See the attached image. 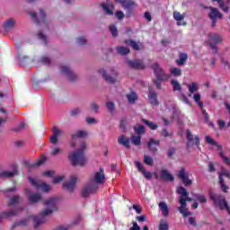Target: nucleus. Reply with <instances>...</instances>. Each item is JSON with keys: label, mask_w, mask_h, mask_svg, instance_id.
<instances>
[{"label": "nucleus", "mask_w": 230, "mask_h": 230, "mask_svg": "<svg viewBox=\"0 0 230 230\" xmlns=\"http://www.w3.org/2000/svg\"><path fill=\"white\" fill-rule=\"evenodd\" d=\"M168 228H169L168 223H166V222L160 223L159 230H168Z\"/></svg>", "instance_id": "nucleus-60"}, {"label": "nucleus", "mask_w": 230, "mask_h": 230, "mask_svg": "<svg viewBox=\"0 0 230 230\" xmlns=\"http://www.w3.org/2000/svg\"><path fill=\"white\" fill-rule=\"evenodd\" d=\"M127 65L130 69H136L137 71L143 70L146 67L143 59L128 60Z\"/></svg>", "instance_id": "nucleus-9"}, {"label": "nucleus", "mask_w": 230, "mask_h": 230, "mask_svg": "<svg viewBox=\"0 0 230 230\" xmlns=\"http://www.w3.org/2000/svg\"><path fill=\"white\" fill-rule=\"evenodd\" d=\"M72 139H82L87 137V132L84 130H78L76 133L72 134Z\"/></svg>", "instance_id": "nucleus-29"}, {"label": "nucleus", "mask_w": 230, "mask_h": 230, "mask_svg": "<svg viewBox=\"0 0 230 230\" xmlns=\"http://www.w3.org/2000/svg\"><path fill=\"white\" fill-rule=\"evenodd\" d=\"M4 26L5 30H10L11 28H13V26H15V21L9 19L4 22Z\"/></svg>", "instance_id": "nucleus-46"}, {"label": "nucleus", "mask_w": 230, "mask_h": 230, "mask_svg": "<svg viewBox=\"0 0 230 230\" xmlns=\"http://www.w3.org/2000/svg\"><path fill=\"white\" fill-rule=\"evenodd\" d=\"M80 112H81L80 108H75V109L71 110L70 116H72V118H75V116H78V114H80Z\"/></svg>", "instance_id": "nucleus-54"}, {"label": "nucleus", "mask_w": 230, "mask_h": 230, "mask_svg": "<svg viewBox=\"0 0 230 230\" xmlns=\"http://www.w3.org/2000/svg\"><path fill=\"white\" fill-rule=\"evenodd\" d=\"M19 211L17 210H11V211H6L2 213V218H6L8 217H15Z\"/></svg>", "instance_id": "nucleus-45"}, {"label": "nucleus", "mask_w": 230, "mask_h": 230, "mask_svg": "<svg viewBox=\"0 0 230 230\" xmlns=\"http://www.w3.org/2000/svg\"><path fill=\"white\" fill-rule=\"evenodd\" d=\"M218 179H219V184L222 191L224 193H227L229 187L226 184V181H224V178H222V174L218 175Z\"/></svg>", "instance_id": "nucleus-31"}, {"label": "nucleus", "mask_w": 230, "mask_h": 230, "mask_svg": "<svg viewBox=\"0 0 230 230\" xmlns=\"http://www.w3.org/2000/svg\"><path fill=\"white\" fill-rule=\"evenodd\" d=\"M57 198H50L44 201V206H46L47 208H45L39 216H30L28 219L31 218L34 222V229H37L39 226L44 224L46 222V217L49 215H51L54 211H57Z\"/></svg>", "instance_id": "nucleus-1"}, {"label": "nucleus", "mask_w": 230, "mask_h": 230, "mask_svg": "<svg viewBox=\"0 0 230 230\" xmlns=\"http://www.w3.org/2000/svg\"><path fill=\"white\" fill-rule=\"evenodd\" d=\"M130 230H141V227L139 225H137V223L133 222V226L130 228Z\"/></svg>", "instance_id": "nucleus-64"}, {"label": "nucleus", "mask_w": 230, "mask_h": 230, "mask_svg": "<svg viewBox=\"0 0 230 230\" xmlns=\"http://www.w3.org/2000/svg\"><path fill=\"white\" fill-rule=\"evenodd\" d=\"M201 112L203 114L205 122H207L208 124V127H211V128H215V123H213V121L209 120V115H208V111H206V110L202 109Z\"/></svg>", "instance_id": "nucleus-30"}, {"label": "nucleus", "mask_w": 230, "mask_h": 230, "mask_svg": "<svg viewBox=\"0 0 230 230\" xmlns=\"http://www.w3.org/2000/svg\"><path fill=\"white\" fill-rule=\"evenodd\" d=\"M119 145H123L126 148H130V139L126 138L125 135L120 136L118 138Z\"/></svg>", "instance_id": "nucleus-26"}, {"label": "nucleus", "mask_w": 230, "mask_h": 230, "mask_svg": "<svg viewBox=\"0 0 230 230\" xmlns=\"http://www.w3.org/2000/svg\"><path fill=\"white\" fill-rule=\"evenodd\" d=\"M205 141L206 143H208V145H211L212 146H217V150H219V152H222V146L219 145L218 142L215 141V139H213L210 136H206L205 137Z\"/></svg>", "instance_id": "nucleus-23"}, {"label": "nucleus", "mask_w": 230, "mask_h": 230, "mask_svg": "<svg viewBox=\"0 0 230 230\" xmlns=\"http://www.w3.org/2000/svg\"><path fill=\"white\" fill-rule=\"evenodd\" d=\"M100 73H102V77L108 82V84L116 83V78L114 76H118V73L114 69H111V75H107V71L105 69L100 70Z\"/></svg>", "instance_id": "nucleus-15"}, {"label": "nucleus", "mask_w": 230, "mask_h": 230, "mask_svg": "<svg viewBox=\"0 0 230 230\" xmlns=\"http://www.w3.org/2000/svg\"><path fill=\"white\" fill-rule=\"evenodd\" d=\"M110 31H111L112 37H114V38L118 37V28L116 27V25H111Z\"/></svg>", "instance_id": "nucleus-49"}, {"label": "nucleus", "mask_w": 230, "mask_h": 230, "mask_svg": "<svg viewBox=\"0 0 230 230\" xmlns=\"http://www.w3.org/2000/svg\"><path fill=\"white\" fill-rule=\"evenodd\" d=\"M68 159L72 166L84 167L85 164H87V156H85V153L82 150H75V152L69 154Z\"/></svg>", "instance_id": "nucleus-3"}, {"label": "nucleus", "mask_w": 230, "mask_h": 230, "mask_svg": "<svg viewBox=\"0 0 230 230\" xmlns=\"http://www.w3.org/2000/svg\"><path fill=\"white\" fill-rule=\"evenodd\" d=\"M135 132H137V136H143V134L146 133V128L143 125H138L137 127L133 128Z\"/></svg>", "instance_id": "nucleus-37"}, {"label": "nucleus", "mask_w": 230, "mask_h": 230, "mask_svg": "<svg viewBox=\"0 0 230 230\" xmlns=\"http://www.w3.org/2000/svg\"><path fill=\"white\" fill-rule=\"evenodd\" d=\"M29 204H37L42 200V196L39 193H32L28 198Z\"/></svg>", "instance_id": "nucleus-22"}, {"label": "nucleus", "mask_w": 230, "mask_h": 230, "mask_svg": "<svg viewBox=\"0 0 230 230\" xmlns=\"http://www.w3.org/2000/svg\"><path fill=\"white\" fill-rule=\"evenodd\" d=\"M127 98L129 103L134 104L137 100V94H136V92H132L131 93L127 95Z\"/></svg>", "instance_id": "nucleus-42"}, {"label": "nucleus", "mask_w": 230, "mask_h": 230, "mask_svg": "<svg viewBox=\"0 0 230 230\" xmlns=\"http://www.w3.org/2000/svg\"><path fill=\"white\" fill-rule=\"evenodd\" d=\"M142 175H144V177L147 179V181H150V179H152L153 177V173L150 172H146V169L142 172Z\"/></svg>", "instance_id": "nucleus-57"}, {"label": "nucleus", "mask_w": 230, "mask_h": 230, "mask_svg": "<svg viewBox=\"0 0 230 230\" xmlns=\"http://www.w3.org/2000/svg\"><path fill=\"white\" fill-rule=\"evenodd\" d=\"M19 60H20L21 66H24V63L28 60V57L27 56L20 57Z\"/></svg>", "instance_id": "nucleus-63"}, {"label": "nucleus", "mask_w": 230, "mask_h": 230, "mask_svg": "<svg viewBox=\"0 0 230 230\" xmlns=\"http://www.w3.org/2000/svg\"><path fill=\"white\" fill-rule=\"evenodd\" d=\"M99 170L100 172H95L93 181H92L93 184H97L98 186L105 183V181H107V178H105V173L103 172V167H100Z\"/></svg>", "instance_id": "nucleus-11"}, {"label": "nucleus", "mask_w": 230, "mask_h": 230, "mask_svg": "<svg viewBox=\"0 0 230 230\" xmlns=\"http://www.w3.org/2000/svg\"><path fill=\"white\" fill-rule=\"evenodd\" d=\"M171 74L174 76H181V75H182V70L179 67H174L171 69Z\"/></svg>", "instance_id": "nucleus-47"}, {"label": "nucleus", "mask_w": 230, "mask_h": 230, "mask_svg": "<svg viewBox=\"0 0 230 230\" xmlns=\"http://www.w3.org/2000/svg\"><path fill=\"white\" fill-rule=\"evenodd\" d=\"M29 182H31V184L34 186L36 190H42L45 193H48V191L50 190L49 185L33 178H29Z\"/></svg>", "instance_id": "nucleus-10"}, {"label": "nucleus", "mask_w": 230, "mask_h": 230, "mask_svg": "<svg viewBox=\"0 0 230 230\" xmlns=\"http://www.w3.org/2000/svg\"><path fill=\"white\" fill-rule=\"evenodd\" d=\"M160 179L162 181H166L167 182H173L175 177L166 169H161Z\"/></svg>", "instance_id": "nucleus-16"}, {"label": "nucleus", "mask_w": 230, "mask_h": 230, "mask_svg": "<svg viewBox=\"0 0 230 230\" xmlns=\"http://www.w3.org/2000/svg\"><path fill=\"white\" fill-rule=\"evenodd\" d=\"M208 39L212 42V44H220L223 42L222 36L217 33H210L208 34Z\"/></svg>", "instance_id": "nucleus-21"}, {"label": "nucleus", "mask_w": 230, "mask_h": 230, "mask_svg": "<svg viewBox=\"0 0 230 230\" xmlns=\"http://www.w3.org/2000/svg\"><path fill=\"white\" fill-rule=\"evenodd\" d=\"M58 154H62V149H60V147H54L51 151H50V155H58Z\"/></svg>", "instance_id": "nucleus-51"}, {"label": "nucleus", "mask_w": 230, "mask_h": 230, "mask_svg": "<svg viewBox=\"0 0 230 230\" xmlns=\"http://www.w3.org/2000/svg\"><path fill=\"white\" fill-rule=\"evenodd\" d=\"M180 100H181L183 103H187L188 105H190V99H188V97L184 93L181 94Z\"/></svg>", "instance_id": "nucleus-59"}, {"label": "nucleus", "mask_w": 230, "mask_h": 230, "mask_svg": "<svg viewBox=\"0 0 230 230\" xmlns=\"http://www.w3.org/2000/svg\"><path fill=\"white\" fill-rule=\"evenodd\" d=\"M115 3L121 4L123 10L126 11L127 17H130L132 15L134 6H137V4L132 0H115Z\"/></svg>", "instance_id": "nucleus-4"}, {"label": "nucleus", "mask_w": 230, "mask_h": 230, "mask_svg": "<svg viewBox=\"0 0 230 230\" xmlns=\"http://www.w3.org/2000/svg\"><path fill=\"white\" fill-rule=\"evenodd\" d=\"M135 166L137 168L138 172H141V173L146 170L145 169V166H143V164H141L139 161L135 162Z\"/></svg>", "instance_id": "nucleus-50"}, {"label": "nucleus", "mask_w": 230, "mask_h": 230, "mask_svg": "<svg viewBox=\"0 0 230 230\" xmlns=\"http://www.w3.org/2000/svg\"><path fill=\"white\" fill-rule=\"evenodd\" d=\"M161 82H166V80H160V79L154 80V84L155 85H156V89L158 90H161L162 88Z\"/></svg>", "instance_id": "nucleus-58"}, {"label": "nucleus", "mask_w": 230, "mask_h": 230, "mask_svg": "<svg viewBox=\"0 0 230 230\" xmlns=\"http://www.w3.org/2000/svg\"><path fill=\"white\" fill-rule=\"evenodd\" d=\"M92 111H94L96 114H98L100 111V106H98V104H96L95 102L92 103Z\"/></svg>", "instance_id": "nucleus-62"}, {"label": "nucleus", "mask_w": 230, "mask_h": 230, "mask_svg": "<svg viewBox=\"0 0 230 230\" xmlns=\"http://www.w3.org/2000/svg\"><path fill=\"white\" fill-rule=\"evenodd\" d=\"M21 202V197L19 196H13L7 201V206H17Z\"/></svg>", "instance_id": "nucleus-32"}, {"label": "nucleus", "mask_w": 230, "mask_h": 230, "mask_svg": "<svg viewBox=\"0 0 230 230\" xmlns=\"http://www.w3.org/2000/svg\"><path fill=\"white\" fill-rule=\"evenodd\" d=\"M41 62V64H46L48 66H49V64H51V59L49 57H42L40 60Z\"/></svg>", "instance_id": "nucleus-55"}, {"label": "nucleus", "mask_w": 230, "mask_h": 230, "mask_svg": "<svg viewBox=\"0 0 230 230\" xmlns=\"http://www.w3.org/2000/svg\"><path fill=\"white\" fill-rule=\"evenodd\" d=\"M131 143L135 146H139V145H141V136L140 135L131 136Z\"/></svg>", "instance_id": "nucleus-38"}, {"label": "nucleus", "mask_w": 230, "mask_h": 230, "mask_svg": "<svg viewBox=\"0 0 230 230\" xmlns=\"http://www.w3.org/2000/svg\"><path fill=\"white\" fill-rule=\"evenodd\" d=\"M76 182H78V178L75 176H70V180L68 181H65L63 183V188L69 193H73L75 191V186H76Z\"/></svg>", "instance_id": "nucleus-13"}, {"label": "nucleus", "mask_w": 230, "mask_h": 230, "mask_svg": "<svg viewBox=\"0 0 230 230\" xmlns=\"http://www.w3.org/2000/svg\"><path fill=\"white\" fill-rule=\"evenodd\" d=\"M187 87L189 89V93H190V94H193V93H197V91H199V84L192 82L190 84H187Z\"/></svg>", "instance_id": "nucleus-34"}, {"label": "nucleus", "mask_w": 230, "mask_h": 230, "mask_svg": "<svg viewBox=\"0 0 230 230\" xmlns=\"http://www.w3.org/2000/svg\"><path fill=\"white\" fill-rule=\"evenodd\" d=\"M159 209L162 211L163 217H168L170 215V208H168V205L166 202L162 201L158 204Z\"/></svg>", "instance_id": "nucleus-24"}, {"label": "nucleus", "mask_w": 230, "mask_h": 230, "mask_svg": "<svg viewBox=\"0 0 230 230\" xmlns=\"http://www.w3.org/2000/svg\"><path fill=\"white\" fill-rule=\"evenodd\" d=\"M115 17H117V19H119V21H121V19H123L125 17V13H123V11H117L115 13Z\"/></svg>", "instance_id": "nucleus-56"}, {"label": "nucleus", "mask_w": 230, "mask_h": 230, "mask_svg": "<svg viewBox=\"0 0 230 230\" xmlns=\"http://www.w3.org/2000/svg\"><path fill=\"white\" fill-rule=\"evenodd\" d=\"M161 146V140H155V138H150L146 144L147 148L153 154H155V152H157V146Z\"/></svg>", "instance_id": "nucleus-17"}, {"label": "nucleus", "mask_w": 230, "mask_h": 230, "mask_svg": "<svg viewBox=\"0 0 230 230\" xmlns=\"http://www.w3.org/2000/svg\"><path fill=\"white\" fill-rule=\"evenodd\" d=\"M161 136H163L164 137H170V136H172V134H170V132H168V129L164 128L161 132Z\"/></svg>", "instance_id": "nucleus-61"}, {"label": "nucleus", "mask_w": 230, "mask_h": 230, "mask_svg": "<svg viewBox=\"0 0 230 230\" xmlns=\"http://www.w3.org/2000/svg\"><path fill=\"white\" fill-rule=\"evenodd\" d=\"M171 84L172 85V91H178L179 93L182 91V86H181L179 81L172 79Z\"/></svg>", "instance_id": "nucleus-36"}, {"label": "nucleus", "mask_w": 230, "mask_h": 230, "mask_svg": "<svg viewBox=\"0 0 230 230\" xmlns=\"http://www.w3.org/2000/svg\"><path fill=\"white\" fill-rule=\"evenodd\" d=\"M148 100L151 103V105L156 107L159 105V101L157 100V93H155L152 88H149V93H148Z\"/></svg>", "instance_id": "nucleus-18"}, {"label": "nucleus", "mask_w": 230, "mask_h": 230, "mask_svg": "<svg viewBox=\"0 0 230 230\" xmlns=\"http://www.w3.org/2000/svg\"><path fill=\"white\" fill-rule=\"evenodd\" d=\"M76 42L80 46H84V44H87V40L84 36H81L76 39Z\"/></svg>", "instance_id": "nucleus-52"}, {"label": "nucleus", "mask_w": 230, "mask_h": 230, "mask_svg": "<svg viewBox=\"0 0 230 230\" xmlns=\"http://www.w3.org/2000/svg\"><path fill=\"white\" fill-rule=\"evenodd\" d=\"M101 6L107 15H114V11L111 9L113 8L114 5L111 4V1L107 0L106 3H102Z\"/></svg>", "instance_id": "nucleus-19"}, {"label": "nucleus", "mask_w": 230, "mask_h": 230, "mask_svg": "<svg viewBox=\"0 0 230 230\" xmlns=\"http://www.w3.org/2000/svg\"><path fill=\"white\" fill-rule=\"evenodd\" d=\"M213 3H217L219 5V8H221V10H223V12H225V13H227L229 12V7L228 6H225L224 4V0H212Z\"/></svg>", "instance_id": "nucleus-40"}, {"label": "nucleus", "mask_w": 230, "mask_h": 230, "mask_svg": "<svg viewBox=\"0 0 230 230\" xmlns=\"http://www.w3.org/2000/svg\"><path fill=\"white\" fill-rule=\"evenodd\" d=\"M142 123H145V125H146L150 130H157L159 128L156 123L147 120L146 119H142Z\"/></svg>", "instance_id": "nucleus-28"}, {"label": "nucleus", "mask_w": 230, "mask_h": 230, "mask_svg": "<svg viewBox=\"0 0 230 230\" xmlns=\"http://www.w3.org/2000/svg\"><path fill=\"white\" fill-rule=\"evenodd\" d=\"M44 163H46V158H41L36 163L27 164V166H29V168H39V166H41Z\"/></svg>", "instance_id": "nucleus-35"}, {"label": "nucleus", "mask_w": 230, "mask_h": 230, "mask_svg": "<svg viewBox=\"0 0 230 230\" xmlns=\"http://www.w3.org/2000/svg\"><path fill=\"white\" fill-rule=\"evenodd\" d=\"M17 175V171H2L0 172V179H13Z\"/></svg>", "instance_id": "nucleus-25"}, {"label": "nucleus", "mask_w": 230, "mask_h": 230, "mask_svg": "<svg viewBox=\"0 0 230 230\" xmlns=\"http://www.w3.org/2000/svg\"><path fill=\"white\" fill-rule=\"evenodd\" d=\"M100 190V185L97 183L90 182V184L86 185L82 190V197L87 198L89 195H93V193H96Z\"/></svg>", "instance_id": "nucleus-6"}, {"label": "nucleus", "mask_w": 230, "mask_h": 230, "mask_svg": "<svg viewBox=\"0 0 230 230\" xmlns=\"http://www.w3.org/2000/svg\"><path fill=\"white\" fill-rule=\"evenodd\" d=\"M193 197L196 200H199L201 204H206L208 202V199H206V196L194 193Z\"/></svg>", "instance_id": "nucleus-41"}, {"label": "nucleus", "mask_w": 230, "mask_h": 230, "mask_svg": "<svg viewBox=\"0 0 230 230\" xmlns=\"http://www.w3.org/2000/svg\"><path fill=\"white\" fill-rule=\"evenodd\" d=\"M188 60V54L186 53H180L179 59H176V64L178 66H182L184 64H186V61Z\"/></svg>", "instance_id": "nucleus-27"}, {"label": "nucleus", "mask_w": 230, "mask_h": 230, "mask_svg": "<svg viewBox=\"0 0 230 230\" xmlns=\"http://www.w3.org/2000/svg\"><path fill=\"white\" fill-rule=\"evenodd\" d=\"M106 107L111 114L114 112V109H115L114 102H106Z\"/></svg>", "instance_id": "nucleus-53"}, {"label": "nucleus", "mask_w": 230, "mask_h": 230, "mask_svg": "<svg viewBox=\"0 0 230 230\" xmlns=\"http://www.w3.org/2000/svg\"><path fill=\"white\" fill-rule=\"evenodd\" d=\"M152 69L156 76V80H168L170 78L168 75L164 74V71L157 63L152 66Z\"/></svg>", "instance_id": "nucleus-8"}, {"label": "nucleus", "mask_w": 230, "mask_h": 230, "mask_svg": "<svg viewBox=\"0 0 230 230\" xmlns=\"http://www.w3.org/2000/svg\"><path fill=\"white\" fill-rule=\"evenodd\" d=\"M176 193H178V195H180V207H179V212L184 217H190V215H191V212L188 211V208H186V206H188V204H186V202H193V200H195V199L193 198H189L190 192H188V190L180 186L177 188L176 190Z\"/></svg>", "instance_id": "nucleus-2"}, {"label": "nucleus", "mask_w": 230, "mask_h": 230, "mask_svg": "<svg viewBox=\"0 0 230 230\" xmlns=\"http://www.w3.org/2000/svg\"><path fill=\"white\" fill-rule=\"evenodd\" d=\"M144 163L147 166H154V158H152V156L146 155H144Z\"/></svg>", "instance_id": "nucleus-44"}, {"label": "nucleus", "mask_w": 230, "mask_h": 230, "mask_svg": "<svg viewBox=\"0 0 230 230\" xmlns=\"http://www.w3.org/2000/svg\"><path fill=\"white\" fill-rule=\"evenodd\" d=\"M117 52L119 55L125 57V55H128V53H130V49L126 47H117Z\"/></svg>", "instance_id": "nucleus-39"}, {"label": "nucleus", "mask_w": 230, "mask_h": 230, "mask_svg": "<svg viewBox=\"0 0 230 230\" xmlns=\"http://www.w3.org/2000/svg\"><path fill=\"white\" fill-rule=\"evenodd\" d=\"M210 13H208L209 19H222V13L217 7H209Z\"/></svg>", "instance_id": "nucleus-20"}, {"label": "nucleus", "mask_w": 230, "mask_h": 230, "mask_svg": "<svg viewBox=\"0 0 230 230\" xmlns=\"http://www.w3.org/2000/svg\"><path fill=\"white\" fill-rule=\"evenodd\" d=\"M173 19L175 21H184V15L181 14V13H179V12H174L173 13Z\"/></svg>", "instance_id": "nucleus-48"}, {"label": "nucleus", "mask_w": 230, "mask_h": 230, "mask_svg": "<svg viewBox=\"0 0 230 230\" xmlns=\"http://www.w3.org/2000/svg\"><path fill=\"white\" fill-rule=\"evenodd\" d=\"M27 226H28V219H22L19 222L13 223L11 228L15 229V227H26Z\"/></svg>", "instance_id": "nucleus-33"}, {"label": "nucleus", "mask_w": 230, "mask_h": 230, "mask_svg": "<svg viewBox=\"0 0 230 230\" xmlns=\"http://www.w3.org/2000/svg\"><path fill=\"white\" fill-rule=\"evenodd\" d=\"M29 15L36 24H46V14L42 9H40L39 17H37V13H29Z\"/></svg>", "instance_id": "nucleus-12"}, {"label": "nucleus", "mask_w": 230, "mask_h": 230, "mask_svg": "<svg viewBox=\"0 0 230 230\" xmlns=\"http://www.w3.org/2000/svg\"><path fill=\"white\" fill-rule=\"evenodd\" d=\"M61 73L63 75H66L68 80H70V82H76V80H78V75H76V74L73 73V70H71V68L67 66H61Z\"/></svg>", "instance_id": "nucleus-14"}, {"label": "nucleus", "mask_w": 230, "mask_h": 230, "mask_svg": "<svg viewBox=\"0 0 230 230\" xmlns=\"http://www.w3.org/2000/svg\"><path fill=\"white\" fill-rule=\"evenodd\" d=\"M177 177L186 187L191 186V184H193V181L190 179V172L186 171L185 167H181L177 172Z\"/></svg>", "instance_id": "nucleus-5"}, {"label": "nucleus", "mask_w": 230, "mask_h": 230, "mask_svg": "<svg viewBox=\"0 0 230 230\" xmlns=\"http://www.w3.org/2000/svg\"><path fill=\"white\" fill-rule=\"evenodd\" d=\"M186 138H187V148H190L191 145H195V146H200V137L195 136L193 137V134H191V131L190 129L186 130Z\"/></svg>", "instance_id": "nucleus-7"}, {"label": "nucleus", "mask_w": 230, "mask_h": 230, "mask_svg": "<svg viewBox=\"0 0 230 230\" xmlns=\"http://www.w3.org/2000/svg\"><path fill=\"white\" fill-rule=\"evenodd\" d=\"M126 44H130L131 48L135 49V51H139L141 48L137 45V42L134 41V40H126Z\"/></svg>", "instance_id": "nucleus-43"}]
</instances>
